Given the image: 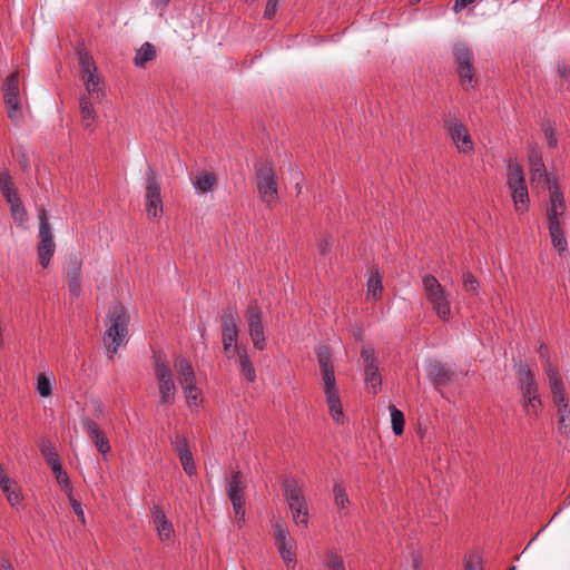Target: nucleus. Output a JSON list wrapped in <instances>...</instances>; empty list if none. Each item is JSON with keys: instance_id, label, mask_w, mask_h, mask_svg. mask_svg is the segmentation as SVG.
<instances>
[{"instance_id": "obj_7", "label": "nucleus", "mask_w": 570, "mask_h": 570, "mask_svg": "<svg viewBox=\"0 0 570 570\" xmlns=\"http://www.w3.org/2000/svg\"><path fill=\"white\" fill-rule=\"evenodd\" d=\"M79 65L81 79L85 83L86 92L91 100L100 101L105 96V91L102 89L104 82L101 77L98 75L97 67L91 58L86 51L80 50L78 52Z\"/></svg>"}, {"instance_id": "obj_13", "label": "nucleus", "mask_w": 570, "mask_h": 570, "mask_svg": "<svg viewBox=\"0 0 570 570\" xmlns=\"http://www.w3.org/2000/svg\"><path fill=\"white\" fill-rule=\"evenodd\" d=\"M361 357L364 363V376L366 389L376 394L382 383L381 374L379 371L377 358L375 352L370 346H364L361 351Z\"/></svg>"}, {"instance_id": "obj_51", "label": "nucleus", "mask_w": 570, "mask_h": 570, "mask_svg": "<svg viewBox=\"0 0 570 570\" xmlns=\"http://www.w3.org/2000/svg\"><path fill=\"white\" fill-rule=\"evenodd\" d=\"M175 445H176V452L178 456L180 458L184 454H189L190 450L188 446L187 439L183 435H176L175 439Z\"/></svg>"}, {"instance_id": "obj_40", "label": "nucleus", "mask_w": 570, "mask_h": 570, "mask_svg": "<svg viewBox=\"0 0 570 570\" xmlns=\"http://www.w3.org/2000/svg\"><path fill=\"white\" fill-rule=\"evenodd\" d=\"M277 550L282 557V559L287 563H295V554L292 550V546L288 541L276 543Z\"/></svg>"}, {"instance_id": "obj_34", "label": "nucleus", "mask_w": 570, "mask_h": 570, "mask_svg": "<svg viewBox=\"0 0 570 570\" xmlns=\"http://www.w3.org/2000/svg\"><path fill=\"white\" fill-rule=\"evenodd\" d=\"M462 285L466 293L471 295H479L480 283L470 271H464L462 275Z\"/></svg>"}, {"instance_id": "obj_24", "label": "nucleus", "mask_w": 570, "mask_h": 570, "mask_svg": "<svg viewBox=\"0 0 570 570\" xmlns=\"http://www.w3.org/2000/svg\"><path fill=\"white\" fill-rule=\"evenodd\" d=\"M175 368L178 373V380L180 386L196 383V374L191 363L184 356H177L175 358Z\"/></svg>"}, {"instance_id": "obj_10", "label": "nucleus", "mask_w": 570, "mask_h": 570, "mask_svg": "<svg viewBox=\"0 0 570 570\" xmlns=\"http://www.w3.org/2000/svg\"><path fill=\"white\" fill-rule=\"evenodd\" d=\"M39 217V244L37 253L39 262L43 268H47L50 264V259L55 254L56 244L53 235L48 219V214L45 207L38 209Z\"/></svg>"}, {"instance_id": "obj_15", "label": "nucleus", "mask_w": 570, "mask_h": 570, "mask_svg": "<svg viewBox=\"0 0 570 570\" xmlns=\"http://www.w3.org/2000/svg\"><path fill=\"white\" fill-rule=\"evenodd\" d=\"M222 342H237L239 336L238 330V311L235 306H227L220 314Z\"/></svg>"}, {"instance_id": "obj_61", "label": "nucleus", "mask_w": 570, "mask_h": 570, "mask_svg": "<svg viewBox=\"0 0 570 570\" xmlns=\"http://www.w3.org/2000/svg\"><path fill=\"white\" fill-rule=\"evenodd\" d=\"M557 71L561 78H566L570 73V69L566 63H558Z\"/></svg>"}, {"instance_id": "obj_52", "label": "nucleus", "mask_w": 570, "mask_h": 570, "mask_svg": "<svg viewBox=\"0 0 570 570\" xmlns=\"http://www.w3.org/2000/svg\"><path fill=\"white\" fill-rule=\"evenodd\" d=\"M68 497H69V501H70L73 512L77 514V517L79 518L81 523L85 524L86 518H85V513H83L81 503L79 501H77L71 494H69Z\"/></svg>"}, {"instance_id": "obj_20", "label": "nucleus", "mask_w": 570, "mask_h": 570, "mask_svg": "<svg viewBox=\"0 0 570 570\" xmlns=\"http://www.w3.org/2000/svg\"><path fill=\"white\" fill-rule=\"evenodd\" d=\"M81 267L82 261L78 256L71 255L67 266V279L70 295L73 297H78L81 293Z\"/></svg>"}, {"instance_id": "obj_62", "label": "nucleus", "mask_w": 570, "mask_h": 570, "mask_svg": "<svg viewBox=\"0 0 570 570\" xmlns=\"http://www.w3.org/2000/svg\"><path fill=\"white\" fill-rule=\"evenodd\" d=\"M0 570H14V568L8 559H0Z\"/></svg>"}, {"instance_id": "obj_64", "label": "nucleus", "mask_w": 570, "mask_h": 570, "mask_svg": "<svg viewBox=\"0 0 570 570\" xmlns=\"http://www.w3.org/2000/svg\"><path fill=\"white\" fill-rule=\"evenodd\" d=\"M546 137H547V139H549V141H550V142H553V140H556V139L553 138V132H552V129H551V128H547V129H546Z\"/></svg>"}, {"instance_id": "obj_6", "label": "nucleus", "mask_w": 570, "mask_h": 570, "mask_svg": "<svg viewBox=\"0 0 570 570\" xmlns=\"http://www.w3.org/2000/svg\"><path fill=\"white\" fill-rule=\"evenodd\" d=\"M154 370L158 381L160 395L159 402L165 405L173 404L176 397L177 387L165 354H154Z\"/></svg>"}, {"instance_id": "obj_45", "label": "nucleus", "mask_w": 570, "mask_h": 570, "mask_svg": "<svg viewBox=\"0 0 570 570\" xmlns=\"http://www.w3.org/2000/svg\"><path fill=\"white\" fill-rule=\"evenodd\" d=\"M223 351L227 358H233L235 355H239V351L246 350L245 347H240L237 342H222Z\"/></svg>"}, {"instance_id": "obj_33", "label": "nucleus", "mask_w": 570, "mask_h": 570, "mask_svg": "<svg viewBox=\"0 0 570 570\" xmlns=\"http://www.w3.org/2000/svg\"><path fill=\"white\" fill-rule=\"evenodd\" d=\"M41 453L52 472L58 471V469L62 468L59 461L58 453L50 443H43L41 445Z\"/></svg>"}, {"instance_id": "obj_50", "label": "nucleus", "mask_w": 570, "mask_h": 570, "mask_svg": "<svg viewBox=\"0 0 570 570\" xmlns=\"http://www.w3.org/2000/svg\"><path fill=\"white\" fill-rule=\"evenodd\" d=\"M10 209H11V215H12L13 219L18 224L22 225L27 218V212H26L22 203L14 204V206L10 207Z\"/></svg>"}, {"instance_id": "obj_43", "label": "nucleus", "mask_w": 570, "mask_h": 570, "mask_svg": "<svg viewBox=\"0 0 570 570\" xmlns=\"http://www.w3.org/2000/svg\"><path fill=\"white\" fill-rule=\"evenodd\" d=\"M0 189L2 194H7L16 189L9 171L4 168L0 169Z\"/></svg>"}, {"instance_id": "obj_17", "label": "nucleus", "mask_w": 570, "mask_h": 570, "mask_svg": "<svg viewBox=\"0 0 570 570\" xmlns=\"http://www.w3.org/2000/svg\"><path fill=\"white\" fill-rule=\"evenodd\" d=\"M282 489L291 511L296 509H305L307 504L303 494V490L295 479L286 478L283 481Z\"/></svg>"}, {"instance_id": "obj_56", "label": "nucleus", "mask_w": 570, "mask_h": 570, "mask_svg": "<svg viewBox=\"0 0 570 570\" xmlns=\"http://www.w3.org/2000/svg\"><path fill=\"white\" fill-rule=\"evenodd\" d=\"M464 570H482V563L479 557H471L465 561Z\"/></svg>"}, {"instance_id": "obj_53", "label": "nucleus", "mask_w": 570, "mask_h": 570, "mask_svg": "<svg viewBox=\"0 0 570 570\" xmlns=\"http://www.w3.org/2000/svg\"><path fill=\"white\" fill-rule=\"evenodd\" d=\"M12 154L14 157L18 158L19 164L22 166V168L27 170L30 166V163L26 151L22 149V146H20L17 150H12Z\"/></svg>"}, {"instance_id": "obj_9", "label": "nucleus", "mask_w": 570, "mask_h": 570, "mask_svg": "<svg viewBox=\"0 0 570 570\" xmlns=\"http://www.w3.org/2000/svg\"><path fill=\"white\" fill-rule=\"evenodd\" d=\"M244 317L247 323V332L253 346L258 351H264L267 346V342L265 325L263 323V311L256 301L248 304Z\"/></svg>"}, {"instance_id": "obj_14", "label": "nucleus", "mask_w": 570, "mask_h": 570, "mask_svg": "<svg viewBox=\"0 0 570 570\" xmlns=\"http://www.w3.org/2000/svg\"><path fill=\"white\" fill-rule=\"evenodd\" d=\"M244 487L242 484V474L239 471L233 473L230 480L227 483V495L233 504V509L236 518L239 521H244Z\"/></svg>"}, {"instance_id": "obj_3", "label": "nucleus", "mask_w": 570, "mask_h": 570, "mask_svg": "<svg viewBox=\"0 0 570 570\" xmlns=\"http://www.w3.org/2000/svg\"><path fill=\"white\" fill-rule=\"evenodd\" d=\"M421 279L428 303L442 322H449L452 317L451 293L432 274H424Z\"/></svg>"}, {"instance_id": "obj_23", "label": "nucleus", "mask_w": 570, "mask_h": 570, "mask_svg": "<svg viewBox=\"0 0 570 570\" xmlns=\"http://www.w3.org/2000/svg\"><path fill=\"white\" fill-rule=\"evenodd\" d=\"M550 189V206L548 208V220H559V216H561L564 212V199L561 190L558 185L549 184Z\"/></svg>"}, {"instance_id": "obj_1", "label": "nucleus", "mask_w": 570, "mask_h": 570, "mask_svg": "<svg viewBox=\"0 0 570 570\" xmlns=\"http://www.w3.org/2000/svg\"><path fill=\"white\" fill-rule=\"evenodd\" d=\"M316 354L330 415L336 423H340L343 421L344 414L341 397L336 389V379L330 350L327 346L322 345L316 350Z\"/></svg>"}, {"instance_id": "obj_36", "label": "nucleus", "mask_w": 570, "mask_h": 570, "mask_svg": "<svg viewBox=\"0 0 570 570\" xmlns=\"http://www.w3.org/2000/svg\"><path fill=\"white\" fill-rule=\"evenodd\" d=\"M382 292V281L381 277L379 276V273L376 272L367 281V295H371L373 298L377 299L381 297Z\"/></svg>"}, {"instance_id": "obj_54", "label": "nucleus", "mask_w": 570, "mask_h": 570, "mask_svg": "<svg viewBox=\"0 0 570 570\" xmlns=\"http://www.w3.org/2000/svg\"><path fill=\"white\" fill-rule=\"evenodd\" d=\"M279 0H267L264 17L266 19H273L275 17Z\"/></svg>"}, {"instance_id": "obj_22", "label": "nucleus", "mask_w": 570, "mask_h": 570, "mask_svg": "<svg viewBox=\"0 0 570 570\" xmlns=\"http://www.w3.org/2000/svg\"><path fill=\"white\" fill-rule=\"evenodd\" d=\"M529 161L532 181L551 184L542 156L534 148L529 153Z\"/></svg>"}, {"instance_id": "obj_30", "label": "nucleus", "mask_w": 570, "mask_h": 570, "mask_svg": "<svg viewBox=\"0 0 570 570\" xmlns=\"http://www.w3.org/2000/svg\"><path fill=\"white\" fill-rule=\"evenodd\" d=\"M238 363H239V367H240V374L244 375V377L248 382H250V383L255 382L256 371L253 366V363H252L246 350L239 351Z\"/></svg>"}, {"instance_id": "obj_27", "label": "nucleus", "mask_w": 570, "mask_h": 570, "mask_svg": "<svg viewBox=\"0 0 570 570\" xmlns=\"http://www.w3.org/2000/svg\"><path fill=\"white\" fill-rule=\"evenodd\" d=\"M156 58V48L150 42H144L140 48L136 50L134 63L136 67L145 68L146 63Z\"/></svg>"}, {"instance_id": "obj_57", "label": "nucleus", "mask_w": 570, "mask_h": 570, "mask_svg": "<svg viewBox=\"0 0 570 570\" xmlns=\"http://www.w3.org/2000/svg\"><path fill=\"white\" fill-rule=\"evenodd\" d=\"M333 245L331 237H324L317 240V248L321 254H326Z\"/></svg>"}, {"instance_id": "obj_59", "label": "nucleus", "mask_w": 570, "mask_h": 570, "mask_svg": "<svg viewBox=\"0 0 570 570\" xmlns=\"http://www.w3.org/2000/svg\"><path fill=\"white\" fill-rule=\"evenodd\" d=\"M12 483V480L8 476L4 469L0 464V488H6V484Z\"/></svg>"}, {"instance_id": "obj_29", "label": "nucleus", "mask_w": 570, "mask_h": 570, "mask_svg": "<svg viewBox=\"0 0 570 570\" xmlns=\"http://www.w3.org/2000/svg\"><path fill=\"white\" fill-rule=\"evenodd\" d=\"M549 233L552 239L553 246L559 250L563 252L567 249V240L564 238L561 225L559 220L549 222Z\"/></svg>"}, {"instance_id": "obj_63", "label": "nucleus", "mask_w": 570, "mask_h": 570, "mask_svg": "<svg viewBox=\"0 0 570 570\" xmlns=\"http://www.w3.org/2000/svg\"><path fill=\"white\" fill-rule=\"evenodd\" d=\"M456 147H458V150L463 154L470 153L473 149V145H468V144L456 145Z\"/></svg>"}, {"instance_id": "obj_37", "label": "nucleus", "mask_w": 570, "mask_h": 570, "mask_svg": "<svg viewBox=\"0 0 570 570\" xmlns=\"http://www.w3.org/2000/svg\"><path fill=\"white\" fill-rule=\"evenodd\" d=\"M391 423L395 435H401L404 431V415L395 406L391 407Z\"/></svg>"}, {"instance_id": "obj_16", "label": "nucleus", "mask_w": 570, "mask_h": 570, "mask_svg": "<svg viewBox=\"0 0 570 570\" xmlns=\"http://www.w3.org/2000/svg\"><path fill=\"white\" fill-rule=\"evenodd\" d=\"M521 399L539 396V387L534 374L527 364L519 363L515 367Z\"/></svg>"}, {"instance_id": "obj_47", "label": "nucleus", "mask_w": 570, "mask_h": 570, "mask_svg": "<svg viewBox=\"0 0 570 570\" xmlns=\"http://www.w3.org/2000/svg\"><path fill=\"white\" fill-rule=\"evenodd\" d=\"M57 482L62 487L63 490L68 492V495L71 494L72 489L70 485V481L68 474L62 470V468L58 469V471L52 472Z\"/></svg>"}, {"instance_id": "obj_5", "label": "nucleus", "mask_w": 570, "mask_h": 570, "mask_svg": "<svg viewBox=\"0 0 570 570\" xmlns=\"http://www.w3.org/2000/svg\"><path fill=\"white\" fill-rule=\"evenodd\" d=\"M256 187L261 200L273 207L278 200V189L274 167L271 161H261L256 165Z\"/></svg>"}, {"instance_id": "obj_41", "label": "nucleus", "mask_w": 570, "mask_h": 570, "mask_svg": "<svg viewBox=\"0 0 570 570\" xmlns=\"http://www.w3.org/2000/svg\"><path fill=\"white\" fill-rule=\"evenodd\" d=\"M333 491L336 507L341 510L345 509L350 503L345 489L340 483H335Z\"/></svg>"}, {"instance_id": "obj_58", "label": "nucleus", "mask_w": 570, "mask_h": 570, "mask_svg": "<svg viewBox=\"0 0 570 570\" xmlns=\"http://www.w3.org/2000/svg\"><path fill=\"white\" fill-rule=\"evenodd\" d=\"M6 200L10 204V207L14 206V204L21 203L20 197L17 193V189L11 190L7 194H2Z\"/></svg>"}, {"instance_id": "obj_46", "label": "nucleus", "mask_w": 570, "mask_h": 570, "mask_svg": "<svg viewBox=\"0 0 570 570\" xmlns=\"http://www.w3.org/2000/svg\"><path fill=\"white\" fill-rule=\"evenodd\" d=\"M12 484L13 482L6 484V488H1V490L6 494L8 502L14 507L20 502V494L16 489L12 488Z\"/></svg>"}, {"instance_id": "obj_35", "label": "nucleus", "mask_w": 570, "mask_h": 570, "mask_svg": "<svg viewBox=\"0 0 570 570\" xmlns=\"http://www.w3.org/2000/svg\"><path fill=\"white\" fill-rule=\"evenodd\" d=\"M558 425L561 434H568L570 432V410L568 404H562L558 407Z\"/></svg>"}, {"instance_id": "obj_26", "label": "nucleus", "mask_w": 570, "mask_h": 570, "mask_svg": "<svg viewBox=\"0 0 570 570\" xmlns=\"http://www.w3.org/2000/svg\"><path fill=\"white\" fill-rule=\"evenodd\" d=\"M215 175L208 171H199L193 179L194 187L199 194L212 191L215 186Z\"/></svg>"}, {"instance_id": "obj_55", "label": "nucleus", "mask_w": 570, "mask_h": 570, "mask_svg": "<svg viewBox=\"0 0 570 570\" xmlns=\"http://www.w3.org/2000/svg\"><path fill=\"white\" fill-rule=\"evenodd\" d=\"M150 512H151V517H153V520H154L155 524H157V523H159L161 521H165L167 519V517L165 515L164 511L157 504H154L151 507Z\"/></svg>"}, {"instance_id": "obj_25", "label": "nucleus", "mask_w": 570, "mask_h": 570, "mask_svg": "<svg viewBox=\"0 0 570 570\" xmlns=\"http://www.w3.org/2000/svg\"><path fill=\"white\" fill-rule=\"evenodd\" d=\"M96 100H91L87 95H81L79 99L80 115L82 126L87 129L91 128L96 119V112L94 104Z\"/></svg>"}, {"instance_id": "obj_4", "label": "nucleus", "mask_w": 570, "mask_h": 570, "mask_svg": "<svg viewBox=\"0 0 570 570\" xmlns=\"http://www.w3.org/2000/svg\"><path fill=\"white\" fill-rule=\"evenodd\" d=\"M507 186L513 200L514 209L524 213L529 208V191L524 173L518 161L510 159L507 167Z\"/></svg>"}, {"instance_id": "obj_31", "label": "nucleus", "mask_w": 570, "mask_h": 570, "mask_svg": "<svg viewBox=\"0 0 570 570\" xmlns=\"http://www.w3.org/2000/svg\"><path fill=\"white\" fill-rule=\"evenodd\" d=\"M53 374L40 373L37 376V392L42 397H49L52 394Z\"/></svg>"}, {"instance_id": "obj_19", "label": "nucleus", "mask_w": 570, "mask_h": 570, "mask_svg": "<svg viewBox=\"0 0 570 570\" xmlns=\"http://www.w3.org/2000/svg\"><path fill=\"white\" fill-rule=\"evenodd\" d=\"M80 422L83 431L90 436L98 452L105 456L110 451V444L108 439L100 431L98 424L87 416L81 417Z\"/></svg>"}, {"instance_id": "obj_8", "label": "nucleus", "mask_w": 570, "mask_h": 570, "mask_svg": "<svg viewBox=\"0 0 570 570\" xmlns=\"http://www.w3.org/2000/svg\"><path fill=\"white\" fill-rule=\"evenodd\" d=\"M452 56L456 63L458 73L464 90L474 87V55L472 49L463 41L453 45Z\"/></svg>"}, {"instance_id": "obj_60", "label": "nucleus", "mask_w": 570, "mask_h": 570, "mask_svg": "<svg viewBox=\"0 0 570 570\" xmlns=\"http://www.w3.org/2000/svg\"><path fill=\"white\" fill-rule=\"evenodd\" d=\"M474 1L475 0H455V3L453 6V10L455 12H459L462 9H464L466 6H469L470 3L474 2Z\"/></svg>"}, {"instance_id": "obj_18", "label": "nucleus", "mask_w": 570, "mask_h": 570, "mask_svg": "<svg viewBox=\"0 0 570 570\" xmlns=\"http://www.w3.org/2000/svg\"><path fill=\"white\" fill-rule=\"evenodd\" d=\"M544 372L548 377V383L551 390L552 401L554 405L559 407L562 406V404H568L566 401L563 383L559 377L557 368L553 367L550 362H547L544 366Z\"/></svg>"}, {"instance_id": "obj_21", "label": "nucleus", "mask_w": 570, "mask_h": 570, "mask_svg": "<svg viewBox=\"0 0 570 570\" xmlns=\"http://www.w3.org/2000/svg\"><path fill=\"white\" fill-rule=\"evenodd\" d=\"M429 379L434 385H446L454 379V372L439 361L431 362L426 368Z\"/></svg>"}, {"instance_id": "obj_49", "label": "nucleus", "mask_w": 570, "mask_h": 570, "mask_svg": "<svg viewBox=\"0 0 570 570\" xmlns=\"http://www.w3.org/2000/svg\"><path fill=\"white\" fill-rule=\"evenodd\" d=\"M179 460H180L184 471L188 475H194L196 473V465H195L191 453L181 455L179 458Z\"/></svg>"}, {"instance_id": "obj_39", "label": "nucleus", "mask_w": 570, "mask_h": 570, "mask_svg": "<svg viewBox=\"0 0 570 570\" xmlns=\"http://www.w3.org/2000/svg\"><path fill=\"white\" fill-rule=\"evenodd\" d=\"M181 389L184 391V394H185V397L187 401V405L189 407L196 406L198 404V396H199V390L196 386V383L181 386Z\"/></svg>"}, {"instance_id": "obj_11", "label": "nucleus", "mask_w": 570, "mask_h": 570, "mask_svg": "<svg viewBox=\"0 0 570 570\" xmlns=\"http://www.w3.org/2000/svg\"><path fill=\"white\" fill-rule=\"evenodd\" d=\"M146 213L149 218L160 217L163 214L160 179L150 167L146 174Z\"/></svg>"}, {"instance_id": "obj_2", "label": "nucleus", "mask_w": 570, "mask_h": 570, "mask_svg": "<svg viewBox=\"0 0 570 570\" xmlns=\"http://www.w3.org/2000/svg\"><path fill=\"white\" fill-rule=\"evenodd\" d=\"M129 321V315L121 304H116L109 309L104 336L109 358H112L119 346L127 343Z\"/></svg>"}, {"instance_id": "obj_44", "label": "nucleus", "mask_w": 570, "mask_h": 570, "mask_svg": "<svg viewBox=\"0 0 570 570\" xmlns=\"http://www.w3.org/2000/svg\"><path fill=\"white\" fill-rule=\"evenodd\" d=\"M326 564L328 570H345L342 557L335 552H328Z\"/></svg>"}, {"instance_id": "obj_48", "label": "nucleus", "mask_w": 570, "mask_h": 570, "mask_svg": "<svg viewBox=\"0 0 570 570\" xmlns=\"http://www.w3.org/2000/svg\"><path fill=\"white\" fill-rule=\"evenodd\" d=\"M292 512V515H293V521L296 523V524H301L303 525L304 528L307 527L308 524V511H307V505L305 507V509H296L294 511H291Z\"/></svg>"}, {"instance_id": "obj_12", "label": "nucleus", "mask_w": 570, "mask_h": 570, "mask_svg": "<svg viewBox=\"0 0 570 570\" xmlns=\"http://www.w3.org/2000/svg\"><path fill=\"white\" fill-rule=\"evenodd\" d=\"M4 101L9 118L17 122L21 119V104L19 95V72H12L6 80L4 86Z\"/></svg>"}, {"instance_id": "obj_38", "label": "nucleus", "mask_w": 570, "mask_h": 570, "mask_svg": "<svg viewBox=\"0 0 570 570\" xmlns=\"http://www.w3.org/2000/svg\"><path fill=\"white\" fill-rule=\"evenodd\" d=\"M276 543L289 540V532L286 523L278 519L273 523Z\"/></svg>"}, {"instance_id": "obj_28", "label": "nucleus", "mask_w": 570, "mask_h": 570, "mask_svg": "<svg viewBox=\"0 0 570 570\" xmlns=\"http://www.w3.org/2000/svg\"><path fill=\"white\" fill-rule=\"evenodd\" d=\"M446 128L453 142H471L466 128L458 120L448 121Z\"/></svg>"}, {"instance_id": "obj_32", "label": "nucleus", "mask_w": 570, "mask_h": 570, "mask_svg": "<svg viewBox=\"0 0 570 570\" xmlns=\"http://www.w3.org/2000/svg\"><path fill=\"white\" fill-rule=\"evenodd\" d=\"M521 406L527 416H529L530 419H537L539 416L540 407L542 406L540 395L521 399Z\"/></svg>"}, {"instance_id": "obj_42", "label": "nucleus", "mask_w": 570, "mask_h": 570, "mask_svg": "<svg viewBox=\"0 0 570 570\" xmlns=\"http://www.w3.org/2000/svg\"><path fill=\"white\" fill-rule=\"evenodd\" d=\"M156 525V529H157V532H158V535L160 538L161 541H166V540H169L171 538V534L174 532V528H173V524L171 522L166 519L165 521H161Z\"/></svg>"}]
</instances>
